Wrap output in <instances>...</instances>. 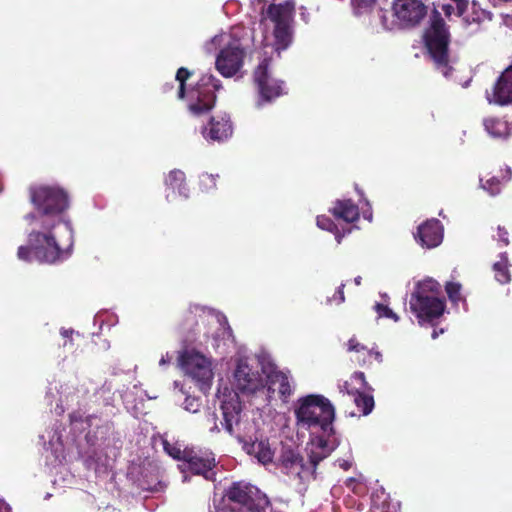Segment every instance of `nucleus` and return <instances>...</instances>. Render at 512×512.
Segmentation results:
<instances>
[{
	"mask_svg": "<svg viewBox=\"0 0 512 512\" xmlns=\"http://www.w3.org/2000/svg\"><path fill=\"white\" fill-rule=\"evenodd\" d=\"M216 419H217L216 418V414L214 412H210L206 416L207 423L211 425L210 428H209V431L211 433H218V432H220V428H219V426L216 423Z\"/></svg>",
	"mask_w": 512,
	"mask_h": 512,
	"instance_id": "nucleus-39",
	"label": "nucleus"
},
{
	"mask_svg": "<svg viewBox=\"0 0 512 512\" xmlns=\"http://www.w3.org/2000/svg\"><path fill=\"white\" fill-rule=\"evenodd\" d=\"M493 270L495 273V279L501 283L505 284L510 281V273L508 270V260L504 254H501L500 260L494 263Z\"/></svg>",
	"mask_w": 512,
	"mask_h": 512,
	"instance_id": "nucleus-28",
	"label": "nucleus"
},
{
	"mask_svg": "<svg viewBox=\"0 0 512 512\" xmlns=\"http://www.w3.org/2000/svg\"><path fill=\"white\" fill-rule=\"evenodd\" d=\"M355 483H356V479H354V478H351V479H349V481H348V485H349V486H350L354 491H357V490H356Z\"/></svg>",
	"mask_w": 512,
	"mask_h": 512,
	"instance_id": "nucleus-50",
	"label": "nucleus"
},
{
	"mask_svg": "<svg viewBox=\"0 0 512 512\" xmlns=\"http://www.w3.org/2000/svg\"><path fill=\"white\" fill-rule=\"evenodd\" d=\"M442 333H444V330H440V332L434 330L432 333V339H437L439 334H442Z\"/></svg>",
	"mask_w": 512,
	"mask_h": 512,
	"instance_id": "nucleus-51",
	"label": "nucleus"
},
{
	"mask_svg": "<svg viewBox=\"0 0 512 512\" xmlns=\"http://www.w3.org/2000/svg\"><path fill=\"white\" fill-rule=\"evenodd\" d=\"M425 43L437 69L448 78L451 66L448 54L449 33L440 12L435 10L430 17V26L425 32Z\"/></svg>",
	"mask_w": 512,
	"mask_h": 512,
	"instance_id": "nucleus-8",
	"label": "nucleus"
},
{
	"mask_svg": "<svg viewBox=\"0 0 512 512\" xmlns=\"http://www.w3.org/2000/svg\"><path fill=\"white\" fill-rule=\"evenodd\" d=\"M347 350L349 352L361 353L368 351L367 347L358 342L356 338H351L347 343Z\"/></svg>",
	"mask_w": 512,
	"mask_h": 512,
	"instance_id": "nucleus-38",
	"label": "nucleus"
},
{
	"mask_svg": "<svg viewBox=\"0 0 512 512\" xmlns=\"http://www.w3.org/2000/svg\"><path fill=\"white\" fill-rule=\"evenodd\" d=\"M409 308L420 325L433 323L446 308L441 285L432 278L419 281L410 295Z\"/></svg>",
	"mask_w": 512,
	"mask_h": 512,
	"instance_id": "nucleus-6",
	"label": "nucleus"
},
{
	"mask_svg": "<svg viewBox=\"0 0 512 512\" xmlns=\"http://www.w3.org/2000/svg\"><path fill=\"white\" fill-rule=\"evenodd\" d=\"M223 330H224V331H223V333H224V334L230 335V330H229V328H227V329L223 328Z\"/></svg>",
	"mask_w": 512,
	"mask_h": 512,
	"instance_id": "nucleus-54",
	"label": "nucleus"
},
{
	"mask_svg": "<svg viewBox=\"0 0 512 512\" xmlns=\"http://www.w3.org/2000/svg\"><path fill=\"white\" fill-rule=\"evenodd\" d=\"M294 9V1L286 0L284 3H270L261 12L264 48L272 49L278 58L292 42Z\"/></svg>",
	"mask_w": 512,
	"mask_h": 512,
	"instance_id": "nucleus-3",
	"label": "nucleus"
},
{
	"mask_svg": "<svg viewBox=\"0 0 512 512\" xmlns=\"http://www.w3.org/2000/svg\"><path fill=\"white\" fill-rule=\"evenodd\" d=\"M344 287L345 284H341L335 291L334 295L332 297L327 298V303H335L337 305L342 304L345 301Z\"/></svg>",
	"mask_w": 512,
	"mask_h": 512,
	"instance_id": "nucleus-37",
	"label": "nucleus"
},
{
	"mask_svg": "<svg viewBox=\"0 0 512 512\" xmlns=\"http://www.w3.org/2000/svg\"><path fill=\"white\" fill-rule=\"evenodd\" d=\"M218 399L220 402V408L222 412L223 422L221 426L230 435L237 439H241V411L242 406L239 399V395L236 391L229 388H224L223 391H219Z\"/></svg>",
	"mask_w": 512,
	"mask_h": 512,
	"instance_id": "nucleus-15",
	"label": "nucleus"
},
{
	"mask_svg": "<svg viewBox=\"0 0 512 512\" xmlns=\"http://www.w3.org/2000/svg\"><path fill=\"white\" fill-rule=\"evenodd\" d=\"M354 282L356 285H360L361 282H362V277L361 276H357L355 279H354Z\"/></svg>",
	"mask_w": 512,
	"mask_h": 512,
	"instance_id": "nucleus-53",
	"label": "nucleus"
},
{
	"mask_svg": "<svg viewBox=\"0 0 512 512\" xmlns=\"http://www.w3.org/2000/svg\"><path fill=\"white\" fill-rule=\"evenodd\" d=\"M202 48L215 55V69L225 78L235 76L243 67L245 50L234 30L220 31L207 39Z\"/></svg>",
	"mask_w": 512,
	"mask_h": 512,
	"instance_id": "nucleus-4",
	"label": "nucleus"
},
{
	"mask_svg": "<svg viewBox=\"0 0 512 512\" xmlns=\"http://www.w3.org/2000/svg\"><path fill=\"white\" fill-rule=\"evenodd\" d=\"M164 449L174 459L183 460L179 465L183 473L191 471L196 475H202L206 480L214 479L215 458L211 452L181 451L180 448L171 446L168 442H164Z\"/></svg>",
	"mask_w": 512,
	"mask_h": 512,
	"instance_id": "nucleus-12",
	"label": "nucleus"
},
{
	"mask_svg": "<svg viewBox=\"0 0 512 512\" xmlns=\"http://www.w3.org/2000/svg\"><path fill=\"white\" fill-rule=\"evenodd\" d=\"M294 416L299 428L311 432H332L335 408L331 401L321 394H308L294 404Z\"/></svg>",
	"mask_w": 512,
	"mask_h": 512,
	"instance_id": "nucleus-5",
	"label": "nucleus"
},
{
	"mask_svg": "<svg viewBox=\"0 0 512 512\" xmlns=\"http://www.w3.org/2000/svg\"><path fill=\"white\" fill-rule=\"evenodd\" d=\"M366 387L367 382L363 372H355L350 382L346 381L339 386L340 391L347 394H355L358 391L365 390Z\"/></svg>",
	"mask_w": 512,
	"mask_h": 512,
	"instance_id": "nucleus-25",
	"label": "nucleus"
},
{
	"mask_svg": "<svg viewBox=\"0 0 512 512\" xmlns=\"http://www.w3.org/2000/svg\"><path fill=\"white\" fill-rule=\"evenodd\" d=\"M392 10L402 25L416 24L426 14V7L419 0H396Z\"/></svg>",
	"mask_w": 512,
	"mask_h": 512,
	"instance_id": "nucleus-18",
	"label": "nucleus"
},
{
	"mask_svg": "<svg viewBox=\"0 0 512 512\" xmlns=\"http://www.w3.org/2000/svg\"><path fill=\"white\" fill-rule=\"evenodd\" d=\"M178 364L184 374L196 383L199 390L210 389L214 378L212 359L195 349H186L178 358Z\"/></svg>",
	"mask_w": 512,
	"mask_h": 512,
	"instance_id": "nucleus-10",
	"label": "nucleus"
},
{
	"mask_svg": "<svg viewBox=\"0 0 512 512\" xmlns=\"http://www.w3.org/2000/svg\"><path fill=\"white\" fill-rule=\"evenodd\" d=\"M355 14L362 15L371 11L375 0H351Z\"/></svg>",
	"mask_w": 512,
	"mask_h": 512,
	"instance_id": "nucleus-33",
	"label": "nucleus"
},
{
	"mask_svg": "<svg viewBox=\"0 0 512 512\" xmlns=\"http://www.w3.org/2000/svg\"><path fill=\"white\" fill-rule=\"evenodd\" d=\"M190 72L185 68H180L176 74L175 82L178 84V98L183 99L186 94V81L190 77Z\"/></svg>",
	"mask_w": 512,
	"mask_h": 512,
	"instance_id": "nucleus-29",
	"label": "nucleus"
},
{
	"mask_svg": "<svg viewBox=\"0 0 512 512\" xmlns=\"http://www.w3.org/2000/svg\"><path fill=\"white\" fill-rule=\"evenodd\" d=\"M272 61L273 54L269 58H263L254 73V81L259 93V99L257 101L258 107L271 103L278 97L287 93L285 91V83L272 75Z\"/></svg>",
	"mask_w": 512,
	"mask_h": 512,
	"instance_id": "nucleus-13",
	"label": "nucleus"
},
{
	"mask_svg": "<svg viewBox=\"0 0 512 512\" xmlns=\"http://www.w3.org/2000/svg\"><path fill=\"white\" fill-rule=\"evenodd\" d=\"M244 449L263 465L272 463L275 457V448L265 439L256 440L251 444H245Z\"/></svg>",
	"mask_w": 512,
	"mask_h": 512,
	"instance_id": "nucleus-21",
	"label": "nucleus"
},
{
	"mask_svg": "<svg viewBox=\"0 0 512 512\" xmlns=\"http://www.w3.org/2000/svg\"><path fill=\"white\" fill-rule=\"evenodd\" d=\"M511 175H512L511 169L507 168L506 169V181L510 180Z\"/></svg>",
	"mask_w": 512,
	"mask_h": 512,
	"instance_id": "nucleus-52",
	"label": "nucleus"
},
{
	"mask_svg": "<svg viewBox=\"0 0 512 512\" xmlns=\"http://www.w3.org/2000/svg\"><path fill=\"white\" fill-rule=\"evenodd\" d=\"M471 9H472V16H471L472 22L479 23L484 20L491 19V13L485 9H482L476 1H472Z\"/></svg>",
	"mask_w": 512,
	"mask_h": 512,
	"instance_id": "nucleus-32",
	"label": "nucleus"
},
{
	"mask_svg": "<svg viewBox=\"0 0 512 512\" xmlns=\"http://www.w3.org/2000/svg\"><path fill=\"white\" fill-rule=\"evenodd\" d=\"M442 9L447 16L452 15L455 11V7L453 5H443Z\"/></svg>",
	"mask_w": 512,
	"mask_h": 512,
	"instance_id": "nucleus-46",
	"label": "nucleus"
},
{
	"mask_svg": "<svg viewBox=\"0 0 512 512\" xmlns=\"http://www.w3.org/2000/svg\"><path fill=\"white\" fill-rule=\"evenodd\" d=\"M217 322L219 325H226L227 320L223 315H217Z\"/></svg>",
	"mask_w": 512,
	"mask_h": 512,
	"instance_id": "nucleus-49",
	"label": "nucleus"
},
{
	"mask_svg": "<svg viewBox=\"0 0 512 512\" xmlns=\"http://www.w3.org/2000/svg\"><path fill=\"white\" fill-rule=\"evenodd\" d=\"M232 124L227 114L213 116L208 125L202 127L201 134L206 141H226L232 135Z\"/></svg>",
	"mask_w": 512,
	"mask_h": 512,
	"instance_id": "nucleus-19",
	"label": "nucleus"
},
{
	"mask_svg": "<svg viewBox=\"0 0 512 512\" xmlns=\"http://www.w3.org/2000/svg\"><path fill=\"white\" fill-rule=\"evenodd\" d=\"M446 291L449 295V298L453 302H457L461 300V284L456 282H449L446 285Z\"/></svg>",
	"mask_w": 512,
	"mask_h": 512,
	"instance_id": "nucleus-36",
	"label": "nucleus"
},
{
	"mask_svg": "<svg viewBox=\"0 0 512 512\" xmlns=\"http://www.w3.org/2000/svg\"><path fill=\"white\" fill-rule=\"evenodd\" d=\"M218 175L202 173L199 176V187L203 192H210L216 188Z\"/></svg>",
	"mask_w": 512,
	"mask_h": 512,
	"instance_id": "nucleus-30",
	"label": "nucleus"
},
{
	"mask_svg": "<svg viewBox=\"0 0 512 512\" xmlns=\"http://www.w3.org/2000/svg\"><path fill=\"white\" fill-rule=\"evenodd\" d=\"M211 345H212L213 348H217L218 347V345L216 344V340H213Z\"/></svg>",
	"mask_w": 512,
	"mask_h": 512,
	"instance_id": "nucleus-55",
	"label": "nucleus"
},
{
	"mask_svg": "<svg viewBox=\"0 0 512 512\" xmlns=\"http://www.w3.org/2000/svg\"><path fill=\"white\" fill-rule=\"evenodd\" d=\"M444 228L442 223L435 218L426 220L420 224L414 234L415 241L426 249H433L443 242Z\"/></svg>",
	"mask_w": 512,
	"mask_h": 512,
	"instance_id": "nucleus-17",
	"label": "nucleus"
},
{
	"mask_svg": "<svg viewBox=\"0 0 512 512\" xmlns=\"http://www.w3.org/2000/svg\"><path fill=\"white\" fill-rule=\"evenodd\" d=\"M338 465L344 470H348L352 466V462L347 459L338 460Z\"/></svg>",
	"mask_w": 512,
	"mask_h": 512,
	"instance_id": "nucleus-43",
	"label": "nucleus"
},
{
	"mask_svg": "<svg viewBox=\"0 0 512 512\" xmlns=\"http://www.w3.org/2000/svg\"><path fill=\"white\" fill-rule=\"evenodd\" d=\"M90 427L89 421L82 419L80 416L74 414L71 416V430L75 432H83Z\"/></svg>",
	"mask_w": 512,
	"mask_h": 512,
	"instance_id": "nucleus-35",
	"label": "nucleus"
},
{
	"mask_svg": "<svg viewBox=\"0 0 512 512\" xmlns=\"http://www.w3.org/2000/svg\"><path fill=\"white\" fill-rule=\"evenodd\" d=\"M217 512H271L268 497L248 483H234L226 492Z\"/></svg>",
	"mask_w": 512,
	"mask_h": 512,
	"instance_id": "nucleus-7",
	"label": "nucleus"
},
{
	"mask_svg": "<svg viewBox=\"0 0 512 512\" xmlns=\"http://www.w3.org/2000/svg\"><path fill=\"white\" fill-rule=\"evenodd\" d=\"M338 223H335L326 215H318L316 224L319 229L332 233L338 244L346 233H351V228H346L345 224L353 223L359 219V207L350 199H338L329 209Z\"/></svg>",
	"mask_w": 512,
	"mask_h": 512,
	"instance_id": "nucleus-9",
	"label": "nucleus"
},
{
	"mask_svg": "<svg viewBox=\"0 0 512 512\" xmlns=\"http://www.w3.org/2000/svg\"><path fill=\"white\" fill-rule=\"evenodd\" d=\"M263 373L266 374V394H263L261 399L269 401L278 393L282 402H288L295 390V382L289 370H281L271 365L263 368Z\"/></svg>",
	"mask_w": 512,
	"mask_h": 512,
	"instance_id": "nucleus-16",
	"label": "nucleus"
},
{
	"mask_svg": "<svg viewBox=\"0 0 512 512\" xmlns=\"http://www.w3.org/2000/svg\"><path fill=\"white\" fill-rule=\"evenodd\" d=\"M74 334V331L73 330H70V329H65V328H62L60 330V335L63 337V338H70L72 335Z\"/></svg>",
	"mask_w": 512,
	"mask_h": 512,
	"instance_id": "nucleus-47",
	"label": "nucleus"
},
{
	"mask_svg": "<svg viewBox=\"0 0 512 512\" xmlns=\"http://www.w3.org/2000/svg\"><path fill=\"white\" fill-rule=\"evenodd\" d=\"M338 446L335 431L332 432H311L310 440L306 445V454L309 459V466L304 465L302 458L293 450L282 452V472L287 474L299 490L304 488L313 476V469L317 464L328 457Z\"/></svg>",
	"mask_w": 512,
	"mask_h": 512,
	"instance_id": "nucleus-2",
	"label": "nucleus"
},
{
	"mask_svg": "<svg viewBox=\"0 0 512 512\" xmlns=\"http://www.w3.org/2000/svg\"><path fill=\"white\" fill-rule=\"evenodd\" d=\"M366 204L370 206L369 202L366 201ZM363 216L365 219L371 221L373 219V212L371 211V207H369L367 210L363 211Z\"/></svg>",
	"mask_w": 512,
	"mask_h": 512,
	"instance_id": "nucleus-44",
	"label": "nucleus"
},
{
	"mask_svg": "<svg viewBox=\"0 0 512 512\" xmlns=\"http://www.w3.org/2000/svg\"><path fill=\"white\" fill-rule=\"evenodd\" d=\"M0 512H11V506L2 499H0Z\"/></svg>",
	"mask_w": 512,
	"mask_h": 512,
	"instance_id": "nucleus-45",
	"label": "nucleus"
},
{
	"mask_svg": "<svg viewBox=\"0 0 512 512\" xmlns=\"http://www.w3.org/2000/svg\"><path fill=\"white\" fill-rule=\"evenodd\" d=\"M40 441L44 448L46 450H50L56 458H59L62 455L64 444L62 435L57 429H50L46 431L45 434L40 436Z\"/></svg>",
	"mask_w": 512,
	"mask_h": 512,
	"instance_id": "nucleus-24",
	"label": "nucleus"
},
{
	"mask_svg": "<svg viewBox=\"0 0 512 512\" xmlns=\"http://www.w3.org/2000/svg\"><path fill=\"white\" fill-rule=\"evenodd\" d=\"M167 189L187 199L190 196V189L186 182V174L182 170L174 169L165 178Z\"/></svg>",
	"mask_w": 512,
	"mask_h": 512,
	"instance_id": "nucleus-22",
	"label": "nucleus"
},
{
	"mask_svg": "<svg viewBox=\"0 0 512 512\" xmlns=\"http://www.w3.org/2000/svg\"><path fill=\"white\" fill-rule=\"evenodd\" d=\"M367 353L370 357H373L378 363L382 362V354L380 353L379 350L370 349L367 351Z\"/></svg>",
	"mask_w": 512,
	"mask_h": 512,
	"instance_id": "nucleus-41",
	"label": "nucleus"
},
{
	"mask_svg": "<svg viewBox=\"0 0 512 512\" xmlns=\"http://www.w3.org/2000/svg\"><path fill=\"white\" fill-rule=\"evenodd\" d=\"M483 126L493 139H507L510 134L509 124L501 118L486 117L483 119Z\"/></svg>",
	"mask_w": 512,
	"mask_h": 512,
	"instance_id": "nucleus-23",
	"label": "nucleus"
},
{
	"mask_svg": "<svg viewBox=\"0 0 512 512\" xmlns=\"http://www.w3.org/2000/svg\"><path fill=\"white\" fill-rule=\"evenodd\" d=\"M348 395L354 397V402L361 408L364 415H369L373 411L375 402L373 401L372 395L366 394L364 390Z\"/></svg>",
	"mask_w": 512,
	"mask_h": 512,
	"instance_id": "nucleus-27",
	"label": "nucleus"
},
{
	"mask_svg": "<svg viewBox=\"0 0 512 512\" xmlns=\"http://www.w3.org/2000/svg\"><path fill=\"white\" fill-rule=\"evenodd\" d=\"M487 100L498 105L512 103V65L501 74L492 92H487Z\"/></svg>",
	"mask_w": 512,
	"mask_h": 512,
	"instance_id": "nucleus-20",
	"label": "nucleus"
},
{
	"mask_svg": "<svg viewBox=\"0 0 512 512\" xmlns=\"http://www.w3.org/2000/svg\"><path fill=\"white\" fill-rule=\"evenodd\" d=\"M457 3V11L460 16L463 13V0H454Z\"/></svg>",
	"mask_w": 512,
	"mask_h": 512,
	"instance_id": "nucleus-48",
	"label": "nucleus"
},
{
	"mask_svg": "<svg viewBox=\"0 0 512 512\" xmlns=\"http://www.w3.org/2000/svg\"><path fill=\"white\" fill-rule=\"evenodd\" d=\"M30 200L37 214L28 213L31 226L27 245L18 247V260L55 264L68 259L74 246V228L66 211L69 195L59 185H34L29 189Z\"/></svg>",
	"mask_w": 512,
	"mask_h": 512,
	"instance_id": "nucleus-1",
	"label": "nucleus"
},
{
	"mask_svg": "<svg viewBox=\"0 0 512 512\" xmlns=\"http://www.w3.org/2000/svg\"><path fill=\"white\" fill-rule=\"evenodd\" d=\"M220 88V81L212 75H203L188 92L189 110L192 115L200 116L212 109L215 102L214 92Z\"/></svg>",
	"mask_w": 512,
	"mask_h": 512,
	"instance_id": "nucleus-14",
	"label": "nucleus"
},
{
	"mask_svg": "<svg viewBox=\"0 0 512 512\" xmlns=\"http://www.w3.org/2000/svg\"><path fill=\"white\" fill-rule=\"evenodd\" d=\"M174 387L175 389H179L181 395L185 397L184 402L182 403L184 410L188 411L189 413H197L201 406L199 397L190 396L184 385L179 381L174 382Z\"/></svg>",
	"mask_w": 512,
	"mask_h": 512,
	"instance_id": "nucleus-26",
	"label": "nucleus"
},
{
	"mask_svg": "<svg viewBox=\"0 0 512 512\" xmlns=\"http://www.w3.org/2000/svg\"><path fill=\"white\" fill-rule=\"evenodd\" d=\"M378 17L380 18L381 20V24L384 28L386 29H390L391 26L387 23V18H386V12L383 11V10H379L378 11Z\"/></svg>",
	"mask_w": 512,
	"mask_h": 512,
	"instance_id": "nucleus-42",
	"label": "nucleus"
},
{
	"mask_svg": "<svg viewBox=\"0 0 512 512\" xmlns=\"http://www.w3.org/2000/svg\"><path fill=\"white\" fill-rule=\"evenodd\" d=\"M234 388L244 396L261 398L266 394V383L260 371L252 366L247 357H237L232 374Z\"/></svg>",
	"mask_w": 512,
	"mask_h": 512,
	"instance_id": "nucleus-11",
	"label": "nucleus"
},
{
	"mask_svg": "<svg viewBox=\"0 0 512 512\" xmlns=\"http://www.w3.org/2000/svg\"><path fill=\"white\" fill-rule=\"evenodd\" d=\"M187 480H188V477L186 475H184L183 481H187Z\"/></svg>",
	"mask_w": 512,
	"mask_h": 512,
	"instance_id": "nucleus-56",
	"label": "nucleus"
},
{
	"mask_svg": "<svg viewBox=\"0 0 512 512\" xmlns=\"http://www.w3.org/2000/svg\"><path fill=\"white\" fill-rule=\"evenodd\" d=\"M480 185L490 195L494 196L501 191V182L496 177H491L487 180L480 179Z\"/></svg>",
	"mask_w": 512,
	"mask_h": 512,
	"instance_id": "nucleus-31",
	"label": "nucleus"
},
{
	"mask_svg": "<svg viewBox=\"0 0 512 512\" xmlns=\"http://www.w3.org/2000/svg\"><path fill=\"white\" fill-rule=\"evenodd\" d=\"M173 356L170 353L163 355L159 361L160 367H166L172 362Z\"/></svg>",
	"mask_w": 512,
	"mask_h": 512,
	"instance_id": "nucleus-40",
	"label": "nucleus"
},
{
	"mask_svg": "<svg viewBox=\"0 0 512 512\" xmlns=\"http://www.w3.org/2000/svg\"><path fill=\"white\" fill-rule=\"evenodd\" d=\"M374 309L378 313V317H387L393 319L394 321H399L398 315L388 307L386 299H384V302H378L374 304Z\"/></svg>",
	"mask_w": 512,
	"mask_h": 512,
	"instance_id": "nucleus-34",
	"label": "nucleus"
}]
</instances>
